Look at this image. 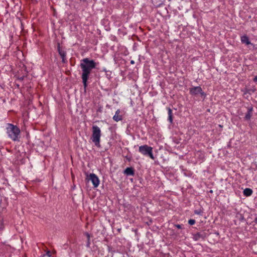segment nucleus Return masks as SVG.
Here are the masks:
<instances>
[{"mask_svg": "<svg viewBox=\"0 0 257 257\" xmlns=\"http://www.w3.org/2000/svg\"><path fill=\"white\" fill-rule=\"evenodd\" d=\"M6 131L8 137L10 139L15 142L20 141L21 131L17 126L11 123H8Z\"/></svg>", "mask_w": 257, "mask_h": 257, "instance_id": "f03ea898", "label": "nucleus"}, {"mask_svg": "<svg viewBox=\"0 0 257 257\" xmlns=\"http://www.w3.org/2000/svg\"><path fill=\"white\" fill-rule=\"evenodd\" d=\"M46 255L49 257L51 256V252L50 251H47L46 253Z\"/></svg>", "mask_w": 257, "mask_h": 257, "instance_id": "dca6fc26", "label": "nucleus"}, {"mask_svg": "<svg viewBox=\"0 0 257 257\" xmlns=\"http://www.w3.org/2000/svg\"><path fill=\"white\" fill-rule=\"evenodd\" d=\"M190 93L193 95L200 94L203 97H205L206 95L200 86H195L191 88L190 89Z\"/></svg>", "mask_w": 257, "mask_h": 257, "instance_id": "423d86ee", "label": "nucleus"}, {"mask_svg": "<svg viewBox=\"0 0 257 257\" xmlns=\"http://www.w3.org/2000/svg\"><path fill=\"white\" fill-rule=\"evenodd\" d=\"M124 173L127 175H134V172L132 168H126L124 170Z\"/></svg>", "mask_w": 257, "mask_h": 257, "instance_id": "1a4fd4ad", "label": "nucleus"}, {"mask_svg": "<svg viewBox=\"0 0 257 257\" xmlns=\"http://www.w3.org/2000/svg\"><path fill=\"white\" fill-rule=\"evenodd\" d=\"M139 151L144 156H148L153 160L155 157L153 154V148L147 145H144L139 147Z\"/></svg>", "mask_w": 257, "mask_h": 257, "instance_id": "20e7f679", "label": "nucleus"}, {"mask_svg": "<svg viewBox=\"0 0 257 257\" xmlns=\"http://www.w3.org/2000/svg\"><path fill=\"white\" fill-rule=\"evenodd\" d=\"M119 113H120V110L119 109H117L116 111V112L115 113V114L113 116V119L115 121L117 122V121H120V120H121L122 119V116L121 115H120Z\"/></svg>", "mask_w": 257, "mask_h": 257, "instance_id": "0eeeda50", "label": "nucleus"}, {"mask_svg": "<svg viewBox=\"0 0 257 257\" xmlns=\"http://www.w3.org/2000/svg\"><path fill=\"white\" fill-rule=\"evenodd\" d=\"M92 136L91 140L94 145L99 148L100 147L101 130L97 125H93L92 127Z\"/></svg>", "mask_w": 257, "mask_h": 257, "instance_id": "7ed1b4c3", "label": "nucleus"}, {"mask_svg": "<svg viewBox=\"0 0 257 257\" xmlns=\"http://www.w3.org/2000/svg\"><path fill=\"white\" fill-rule=\"evenodd\" d=\"M203 213L202 209L196 210L194 211V213L196 214L201 215Z\"/></svg>", "mask_w": 257, "mask_h": 257, "instance_id": "f8f14e48", "label": "nucleus"}, {"mask_svg": "<svg viewBox=\"0 0 257 257\" xmlns=\"http://www.w3.org/2000/svg\"><path fill=\"white\" fill-rule=\"evenodd\" d=\"M253 81L254 82H256L257 81V76H255L254 79H253Z\"/></svg>", "mask_w": 257, "mask_h": 257, "instance_id": "6ab92c4d", "label": "nucleus"}, {"mask_svg": "<svg viewBox=\"0 0 257 257\" xmlns=\"http://www.w3.org/2000/svg\"><path fill=\"white\" fill-rule=\"evenodd\" d=\"M86 180L90 181L92 183L94 188L98 187L100 184V180L98 177L94 173L88 174H86Z\"/></svg>", "mask_w": 257, "mask_h": 257, "instance_id": "39448f33", "label": "nucleus"}, {"mask_svg": "<svg viewBox=\"0 0 257 257\" xmlns=\"http://www.w3.org/2000/svg\"><path fill=\"white\" fill-rule=\"evenodd\" d=\"M241 41L242 43L245 44L246 45H248L251 44L248 37L246 35L242 36L241 37Z\"/></svg>", "mask_w": 257, "mask_h": 257, "instance_id": "6e6552de", "label": "nucleus"}, {"mask_svg": "<svg viewBox=\"0 0 257 257\" xmlns=\"http://www.w3.org/2000/svg\"><path fill=\"white\" fill-rule=\"evenodd\" d=\"M252 194V190L250 188H245L243 190V194L245 196H249Z\"/></svg>", "mask_w": 257, "mask_h": 257, "instance_id": "9d476101", "label": "nucleus"}, {"mask_svg": "<svg viewBox=\"0 0 257 257\" xmlns=\"http://www.w3.org/2000/svg\"><path fill=\"white\" fill-rule=\"evenodd\" d=\"M59 54L61 56L62 58H63V59H64V58L65 57V54L64 52H61L60 51H59Z\"/></svg>", "mask_w": 257, "mask_h": 257, "instance_id": "2eb2a0df", "label": "nucleus"}, {"mask_svg": "<svg viewBox=\"0 0 257 257\" xmlns=\"http://www.w3.org/2000/svg\"><path fill=\"white\" fill-rule=\"evenodd\" d=\"M251 116V113H250V112H247V113L245 115V117L246 119H249L250 118Z\"/></svg>", "mask_w": 257, "mask_h": 257, "instance_id": "ddd939ff", "label": "nucleus"}, {"mask_svg": "<svg viewBox=\"0 0 257 257\" xmlns=\"http://www.w3.org/2000/svg\"><path fill=\"white\" fill-rule=\"evenodd\" d=\"M252 111V107H250V108H249L248 109V111H247V112H250V113H251Z\"/></svg>", "mask_w": 257, "mask_h": 257, "instance_id": "f3484780", "label": "nucleus"}, {"mask_svg": "<svg viewBox=\"0 0 257 257\" xmlns=\"http://www.w3.org/2000/svg\"><path fill=\"white\" fill-rule=\"evenodd\" d=\"M195 220L194 219H190L188 221V223L191 225H194L195 224Z\"/></svg>", "mask_w": 257, "mask_h": 257, "instance_id": "4468645a", "label": "nucleus"}, {"mask_svg": "<svg viewBox=\"0 0 257 257\" xmlns=\"http://www.w3.org/2000/svg\"><path fill=\"white\" fill-rule=\"evenodd\" d=\"M168 120L170 123H172L173 121V116H172V111L170 108H168Z\"/></svg>", "mask_w": 257, "mask_h": 257, "instance_id": "9b49d317", "label": "nucleus"}, {"mask_svg": "<svg viewBox=\"0 0 257 257\" xmlns=\"http://www.w3.org/2000/svg\"><path fill=\"white\" fill-rule=\"evenodd\" d=\"M85 234H86L87 237H88V239H89V235L88 233H86Z\"/></svg>", "mask_w": 257, "mask_h": 257, "instance_id": "aec40b11", "label": "nucleus"}, {"mask_svg": "<svg viewBox=\"0 0 257 257\" xmlns=\"http://www.w3.org/2000/svg\"><path fill=\"white\" fill-rule=\"evenodd\" d=\"M96 64L94 60L87 58L81 60L80 66L82 69L81 77L85 88L87 86V82L91 70L95 68Z\"/></svg>", "mask_w": 257, "mask_h": 257, "instance_id": "f257e3e1", "label": "nucleus"}, {"mask_svg": "<svg viewBox=\"0 0 257 257\" xmlns=\"http://www.w3.org/2000/svg\"><path fill=\"white\" fill-rule=\"evenodd\" d=\"M131 64H134V63H135V62H134V61L133 60H132V61H131Z\"/></svg>", "mask_w": 257, "mask_h": 257, "instance_id": "412c9836", "label": "nucleus"}, {"mask_svg": "<svg viewBox=\"0 0 257 257\" xmlns=\"http://www.w3.org/2000/svg\"><path fill=\"white\" fill-rule=\"evenodd\" d=\"M176 227H177L179 229L181 228V226L180 225H179V224L176 225Z\"/></svg>", "mask_w": 257, "mask_h": 257, "instance_id": "a211bd4d", "label": "nucleus"}, {"mask_svg": "<svg viewBox=\"0 0 257 257\" xmlns=\"http://www.w3.org/2000/svg\"><path fill=\"white\" fill-rule=\"evenodd\" d=\"M255 221H256V222H257V217H256V219H255Z\"/></svg>", "mask_w": 257, "mask_h": 257, "instance_id": "4be33fe9", "label": "nucleus"}]
</instances>
